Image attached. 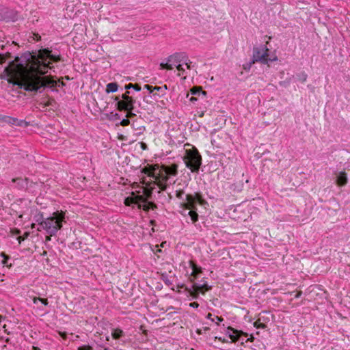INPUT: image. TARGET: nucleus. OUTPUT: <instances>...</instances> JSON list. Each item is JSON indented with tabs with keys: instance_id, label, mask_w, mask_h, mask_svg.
Instances as JSON below:
<instances>
[{
	"instance_id": "obj_1",
	"label": "nucleus",
	"mask_w": 350,
	"mask_h": 350,
	"mask_svg": "<svg viewBox=\"0 0 350 350\" xmlns=\"http://www.w3.org/2000/svg\"><path fill=\"white\" fill-rule=\"evenodd\" d=\"M61 60L60 55L51 54L49 49H40L38 55L26 51L16 56L4 69L8 82L28 92L40 91L41 88L55 87L57 81L51 76H43L45 69H52L51 62Z\"/></svg>"
},
{
	"instance_id": "obj_2",
	"label": "nucleus",
	"mask_w": 350,
	"mask_h": 350,
	"mask_svg": "<svg viewBox=\"0 0 350 350\" xmlns=\"http://www.w3.org/2000/svg\"><path fill=\"white\" fill-rule=\"evenodd\" d=\"M63 222H65V213L56 211L51 217L43 219L39 225L48 234L54 236L62 228Z\"/></svg>"
},
{
	"instance_id": "obj_3",
	"label": "nucleus",
	"mask_w": 350,
	"mask_h": 350,
	"mask_svg": "<svg viewBox=\"0 0 350 350\" xmlns=\"http://www.w3.org/2000/svg\"><path fill=\"white\" fill-rule=\"evenodd\" d=\"M184 161L186 166L192 172H198L202 164V157L198 150L195 148L186 150Z\"/></svg>"
},
{
	"instance_id": "obj_4",
	"label": "nucleus",
	"mask_w": 350,
	"mask_h": 350,
	"mask_svg": "<svg viewBox=\"0 0 350 350\" xmlns=\"http://www.w3.org/2000/svg\"><path fill=\"white\" fill-rule=\"evenodd\" d=\"M268 51L269 49L266 46H263L262 49L254 47L252 59L255 62H260L262 64L269 65Z\"/></svg>"
},
{
	"instance_id": "obj_5",
	"label": "nucleus",
	"mask_w": 350,
	"mask_h": 350,
	"mask_svg": "<svg viewBox=\"0 0 350 350\" xmlns=\"http://www.w3.org/2000/svg\"><path fill=\"white\" fill-rule=\"evenodd\" d=\"M187 202L184 204V206L187 209H189L190 211L188 212V215L190 216L191 219L193 223H196L198 220V214L195 211L196 209V206H195V199L193 198V196L191 194H187L186 196Z\"/></svg>"
},
{
	"instance_id": "obj_6",
	"label": "nucleus",
	"mask_w": 350,
	"mask_h": 350,
	"mask_svg": "<svg viewBox=\"0 0 350 350\" xmlns=\"http://www.w3.org/2000/svg\"><path fill=\"white\" fill-rule=\"evenodd\" d=\"M177 169H178V165L176 164H173L171 166H167V165H163L161 166V170L163 172H165L166 175H164L162 172H160V173L158 174V176L163 181L166 182L168 180L167 175L176 176L177 174V172H178Z\"/></svg>"
},
{
	"instance_id": "obj_7",
	"label": "nucleus",
	"mask_w": 350,
	"mask_h": 350,
	"mask_svg": "<svg viewBox=\"0 0 350 350\" xmlns=\"http://www.w3.org/2000/svg\"><path fill=\"white\" fill-rule=\"evenodd\" d=\"M133 196H129L125 198L124 204L126 206H131L133 204H137L138 208H142V203L146 202V199L143 196H135L132 193Z\"/></svg>"
},
{
	"instance_id": "obj_8",
	"label": "nucleus",
	"mask_w": 350,
	"mask_h": 350,
	"mask_svg": "<svg viewBox=\"0 0 350 350\" xmlns=\"http://www.w3.org/2000/svg\"><path fill=\"white\" fill-rule=\"evenodd\" d=\"M210 287L207 284H194L192 285V289H189L188 292L194 299L198 297L199 293H202L204 294L206 291H208Z\"/></svg>"
},
{
	"instance_id": "obj_9",
	"label": "nucleus",
	"mask_w": 350,
	"mask_h": 350,
	"mask_svg": "<svg viewBox=\"0 0 350 350\" xmlns=\"http://www.w3.org/2000/svg\"><path fill=\"white\" fill-rule=\"evenodd\" d=\"M115 100L118 101L116 106L117 109L119 111L135 109L134 104L136 102L135 99H130L129 100H119L118 97H116Z\"/></svg>"
},
{
	"instance_id": "obj_10",
	"label": "nucleus",
	"mask_w": 350,
	"mask_h": 350,
	"mask_svg": "<svg viewBox=\"0 0 350 350\" xmlns=\"http://www.w3.org/2000/svg\"><path fill=\"white\" fill-rule=\"evenodd\" d=\"M159 168V165H149L144 167L142 172L146 174H148L149 176H152L155 178V180H159L160 177L156 175L154 172Z\"/></svg>"
},
{
	"instance_id": "obj_11",
	"label": "nucleus",
	"mask_w": 350,
	"mask_h": 350,
	"mask_svg": "<svg viewBox=\"0 0 350 350\" xmlns=\"http://www.w3.org/2000/svg\"><path fill=\"white\" fill-rule=\"evenodd\" d=\"M167 60L175 63L185 62L187 60V56L185 53H176L170 55Z\"/></svg>"
},
{
	"instance_id": "obj_12",
	"label": "nucleus",
	"mask_w": 350,
	"mask_h": 350,
	"mask_svg": "<svg viewBox=\"0 0 350 350\" xmlns=\"http://www.w3.org/2000/svg\"><path fill=\"white\" fill-rule=\"evenodd\" d=\"M228 329H230L232 332V334H230L229 336L233 342L238 341L241 336H247V334L244 333L242 331L234 329L231 327H228Z\"/></svg>"
},
{
	"instance_id": "obj_13",
	"label": "nucleus",
	"mask_w": 350,
	"mask_h": 350,
	"mask_svg": "<svg viewBox=\"0 0 350 350\" xmlns=\"http://www.w3.org/2000/svg\"><path fill=\"white\" fill-rule=\"evenodd\" d=\"M336 183L338 186H344L347 183V174L341 172L337 177Z\"/></svg>"
},
{
	"instance_id": "obj_14",
	"label": "nucleus",
	"mask_w": 350,
	"mask_h": 350,
	"mask_svg": "<svg viewBox=\"0 0 350 350\" xmlns=\"http://www.w3.org/2000/svg\"><path fill=\"white\" fill-rule=\"evenodd\" d=\"M12 182L16 183L19 189H23V188H25L27 187L28 179L27 178L22 179L20 178H13Z\"/></svg>"
},
{
	"instance_id": "obj_15",
	"label": "nucleus",
	"mask_w": 350,
	"mask_h": 350,
	"mask_svg": "<svg viewBox=\"0 0 350 350\" xmlns=\"http://www.w3.org/2000/svg\"><path fill=\"white\" fill-rule=\"evenodd\" d=\"M118 85L116 83H109L107 85L106 92L107 93L116 92L118 90Z\"/></svg>"
},
{
	"instance_id": "obj_16",
	"label": "nucleus",
	"mask_w": 350,
	"mask_h": 350,
	"mask_svg": "<svg viewBox=\"0 0 350 350\" xmlns=\"http://www.w3.org/2000/svg\"><path fill=\"white\" fill-rule=\"evenodd\" d=\"M142 109H144L145 110V109L142 108V107L140 109H136L135 107V109L125 110L126 111H127L126 117L128 119L130 118H132V117L136 116L135 113H142V111H141Z\"/></svg>"
},
{
	"instance_id": "obj_17",
	"label": "nucleus",
	"mask_w": 350,
	"mask_h": 350,
	"mask_svg": "<svg viewBox=\"0 0 350 350\" xmlns=\"http://www.w3.org/2000/svg\"><path fill=\"white\" fill-rule=\"evenodd\" d=\"M195 199V206H196V202H198L200 204L204 205L206 204V202L202 198V195L200 193H196V196H193Z\"/></svg>"
},
{
	"instance_id": "obj_18",
	"label": "nucleus",
	"mask_w": 350,
	"mask_h": 350,
	"mask_svg": "<svg viewBox=\"0 0 350 350\" xmlns=\"http://www.w3.org/2000/svg\"><path fill=\"white\" fill-rule=\"evenodd\" d=\"M142 207L145 211H148L150 209L154 210L157 208V206L154 202H149L148 204L142 205Z\"/></svg>"
},
{
	"instance_id": "obj_19",
	"label": "nucleus",
	"mask_w": 350,
	"mask_h": 350,
	"mask_svg": "<svg viewBox=\"0 0 350 350\" xmlns=\"http://www.w3.org/2000/svg\"><path fill=\"white\" fill-rule=\"evenodd\" d=\"M191 94H193V95L200 94V93L202 94L203 95H206V92L202 91L201 87H193L191 90Z\"/></svg>"
},
{
	"instance_id": "obj_20",
	"label": "nucleus",
	"mask_w": 350,
	"mask_h": 350,
	"mask_svg": "<svg viewBox=\"0 0 350 350\" xmlns=\"http://www.w3.org/2000/svg\"><path fill=\"white\" fill-rule=\"evenodd\" d=\"M131 88L134 89L135 91H137V92L141 90V86L137 83H135V84L129 83L125 85V89L129 90Z\"/></svg>"
},
{
	"instance_id": "obj_21",
	"label": "nucleus",
	"mask_w": 350,
	"mask_h": 350,
	"mask_svg": "<svg viewBox=\"0 0 350 350\" xmlns=\"http://www.w3.org/2000/svg\"><path fill=\"white\" fill-rule=\"evenodd\" d=\"M12 58L11 53L7 52L5 54L0 53V64L3 63L6 59Z\"/></svg>"
},
{
	"instance_id": "obj_22",
	"label": "nucleus",
	"mask_w": 350,
	"mask_h": 350,
	"mask_svg": "<svg viewBox=\"0 0 350 350\" xmlns=\"http://www.w3.org/2000/svg\"><path fill=\"white\" fill-rule=\"evenodd\" d=\"M255 64V62L252 59L250 62L243 65V68L245 70H250L252 66Z\"/></svg>"
},
{
	"instance_id": "obj_23",
	"label": "nucleus",
	"mask_w": 350,
	"mask_h": 350,
	"mask_svg": "<svg viewBox=\"0 0 350 350\" xmlns=\"http://www.w3.org/2000/svg\"><path fill=\"white\" fill-rule=\"evenodd\" d=\"M144 194L147 198H150L152 194V189L144 188Z\"/></svg>"
},
{
	"instance_id": "obj_24",
	"label": "nucleus",
	"mask_w": 350,
	"mask_h": 350,
	"mask_svg": "<svg viewBox=\"0 0 350 350\" xmlns=\"http://www.w3.org/2000/svg\"><path fill=\"white\" fill-rule=\"evenodd\" d=\"M122 332L120 329H116L114 331V332L112 334L113 338L114 339H118L122 336Z\"/></svg>"
},
{
	"instance_id": "obj_25",
	"label": "nucleus",
	"mask_w": 350,
	"mask_h": 350,
	"mask_svg": "<svg viewBox=\"0 0 350 350\" xmlns=\"http://www.w3.org/2000/svg\"><path fill=\"white\" fill-rule=\"evenodd\" d=\"M161 178H159V180H157L156 184L162 191H165L167 188V185H165L164 183H161L159 180Z\"/></svg>"
},
{
	"instance_id": "obj_26",
	"label": "nucleus",
	"mask_w": 350,
	"mask_h": 350,
	"mask_svg": "<svg viewBox=\"0 0 350 350\" xmlns=\"http://www.w3.org/2000/svg\"><path fill=\"white\" fill-rule=\"evenodd\" d=\"M160 66L162 69H167L169 70H171L173 69L172 66L170 64H168L161 63Z\"/></svg>"
},
{
	"instance_id": "obj_27",
	"label": "nucleus",
	"mask_w": 350,
	"mask_h": 350,
	"mask_svg": "<svg viewBox=\"0 0 350 350\" xmlns=\"http://www.w3.org/2000/svg\"><path fill=\"white\" fill-rule=\"evenodd\" d=\"M129 92L126 91L124 94L122 95V100H129L130 99H133L131 96H129Z\"/></svg>"
},
{
	"instance_id": "obj_28",
	"label": "nucleus",
	"mask_w": 350,
	"mask_h": 350,
	"mask_svg": "<svg viewBox=\"0 0 350 350\" xmlns=\"http://www.w3.org/2000/svg\"><path fill=\"white\" fill-rule=\"evenodd\" d=\"M254 325L256 327V328H265L266 327V325L263 323H259L258 321H256L254 323Z\"/></svg>"
},
{
	"instance_id": "obj_29",
	"label": "nucleus",
	"mask_w": 350,
	"mask_h": 350,
	"mask_svg": "<svg viewBox=\"0 0 350 350\" xmlns=\"http://www.w3.org/2000/svg\"><path fill=\"white\" fill-rule=\"evenodd\" d=\"M129 124H130V120L127 118L125 119H123L120 122V124L123 126H128Z\"/></svg>"
},
{
	"instance_id": "obj_30",
	"label": "nucleus",
	"mask_w": 350,
	"mask_h": 350,
	"mask_svg": "<svg viewBox=\"0 0 350 350\" xmlns=\"http://www.w3.org/2000/svg\"><path fill=\"white\" fill-rule=\"evenodd\" d=\"M78 350H92V347L90 346H82L78 348Z\"/></svg>"
},
{
	"instance_id": "obj_31",
	"label": "nucleus",
	"mask_w": 350,
	"mask_h": 350,
	"mask_svg": "<svg viewBox=\"0 0 350 350\" xmlns=\"http://www.w3.org/2000/svg\"><path fill=\"white\" fill-rule=\"evenodd\" d=\"M199 272H200V270L198 267H197V266L196 265H193V275H196L197 273H198Z\"/></svg>"
},
{
	"instance_id": "obj_32",
	"label": "nucleus",
	"mask_w": 350,
	"mask_h": 350,
	"mask_svg": "<svg viewBox=\"0 0 350 350\" xmlns=\"http://www.w3.org/2000/svg\"><path fill=\"white\" fill-rule=\"evenodd\" d=\"M28 233H25V237H23L21 236H19L17 237V240L18 241V243H21L23 241L25 240V239L28 236Z\"/></svg>"
},
{
	"instance_id": "obj_33",
	"label": "nucleus",
	"mask_w": 350,
	"mask_h": 350,
	"mask_svg": "<svg viewBox=\"0 0 350 350\" xmlns=\"http://www.w3.org/2000/svg\"><path fill=\"white\" fill-rule=\"evenodd\" d=\"M184 194L183 191H178L176 193V197L179 199L182 198L183 195Z\"/></svg>"
},
{
	"instance_id": "obj_34",
	"label": "nucleus",
	"mask_w": 350,
	"mask_h": 350,
	"mask_svg": "<svg viewBox=\"0 0 350 350\" xmlns=\"http://www.w3.org/2000/svg\"><path fill=\"white\" fill-rule=\"evenodd\" d=\"M39 301H41L44 306H47L49 302L46 299L40 298Z\"/></svg>"
},
{
	"instance_id": "obj_35",
	"label": "nucleus",
	"mask_w": 350,
	"mask_h": 350,
	"mask_svg": "<svg viewBox=\"0 0 350 350\" xmlns=\"http://www.w3.org/2000/svg\"><path fill=\"white\" fill-rule=\"evenodd\" d=\"M144 88L152 92L153 91V87L150 85H145Z\"/></svg>"
},
{
	"instance_id": "obj_36",
	"label": "nucleus",
	"mask_w": 350,
	"mask_h": 350,
	"mask_svg": "<svg viewBox=\"0 0 350 350\" xmlns=\"http://www.w3.org/2000/svg\"><path fill=\"white\" fill-rule=\"evenodd\" d=\"M140 146H141V148L143 150H147L148 149V146H147L146 144L144 143V142H140Z\"/></svg>"
},
{
	"instance_id": "obj_37",
	"label": "nucleus",
	"mask_w": 350,
	"mask_h": 350,
	"mask_svg": "<svg viewBox=\"0 0 350 350\" xmlns=\"http://www.w3.org/2000/svg\"><path fill=\"white\" fill-rule=\"evenodd\" d=\"M189 306L193 308H198L199 306V304L197 302H191L189 304Z\"/></svg>"
},
{
	"instance_id": "obj_38",
	"label": "nucleus",
	"mask_w": 350,
	"mask_h": 350,
	"mask_svg": "<svg viewBox=\"0 0 350 350\" xmlns=\"http://www.w3.org/2000/svg\"><path fill=\"white\" fill-rule=\"evenodd\" d=\"M176 68L178 71H180V72H183L185 70L184 68H183L182 65H180V64H178V66H176Z\"/></svg>"
},
{
	"instance_id": "obj_39",
	"label": "nucleus",
	"mask_w": 350,
	"mask_h": 350,
	"mask_svg": "<svg viewBox=\"0 0 350 350\" xmlns=\"http://www.w3.org/2000/svg\"><path fill=\"white\" fill-rule=\"evenodd\" d=\"M55 100L53 99L49 100V102L46 104V106L52 105L53 103H54Z\"/></svg>"
},
{
	"instance_id": "obj_40",
	"label": "nucleus",
	"mask_w": 350,
	"mask_h": 350,
	"mask_svg": "<svg viewBox=\"0 0 350 350\" xmlns=\"http://www.w3.org/2000/svg\"><path fill=\"white\" fill-rule=\"evenodd\" d=\"M12 232L14 234H18L20 233V230L18 229L13 230Z\"/></svg>"
},
{
	"instance_id": "obj_41",
	"label": "nucleus",
	"mask_w": 350,
	"mask_h": 350,
	"mask_svg": "<svg viewBox=\"0 0 350 350\" xmlns=\"http://www.w3.org/2000/svg\"><path fill=\"white\" fill-rule=\"evenodd\" d=\"M268 59H269V62H273V61H276V60H278V58H277V57H272V58H269V57H268Z\"/></svg>"
},
{
	"instance_id": "obj_42",
	"label": "nucleus",
	"mask_w": 350,
	"mask_h": 350,
	"mask_svg": "<svg viewBox=\"0 0 350 350\" xmlns=\"http://www.w3.org/2000/svg\"><path fill=\"white\" fill-rule=\"evenodd\" d=\"M51 237H52V236H51L50 234H49L48 236H46V240H45V241H46V242H47V241H51Z\"/></svg>"
},
{
	"instance_id": "obj_43",
	"label": "nucleus",
	"mask_w": 350,
	"mask_h": 350,
	"mask_svg": "<svg viewBox=\"0 0 350 350\" xmlns=\"http://www.w3.org/2000/svg\"><path fill=\"white\" fill-rule=\"evenodd\" d=\"M39 299H40V297H33V303H34V304H36V302H37L38 301H39Z\"/></svg>"
},
{
	"instance_id": "obj_44",
	"label": "nucleus",
	"mask_w": 350,
	"mask_h": 350,
	"mask_svg": "<svg viewBox=\"0 0 350 350\" xmlns=\"http://www.w3.org/2000/svg\"><path fill=\"white\" fill-rule=\"evenodd\" d=\"M59 334H60L61 336H62L63 338H66V333H65V332H64V333L60 332Z\"/></svg>"
},
{
	"instance_id": "obj_45",
	"label": "nucleus",
	"mask_w": 350,
	"mask_h": 350,
	"mask_svg": "<svg viewBox=\"0 0 350 350\" xmlns=\"http://www.w3.org/2000/svg\"><path fill=\"white\" fill-rule=\"evenodd\" d=\"M211 316L212 314L211 313H208L206 316V318L208 319H211V321H214V319H211Z\"/></svg>"
},
{
	"instance_id": "obj_46",
	"label": "nucleus",
	"mask_w": 350,
	"mask_h": 350,
	"mask_svg": "<svg viewBox=\"0 0 350 350\" xmlns=\"http://www.w3.org/2000/svg\"><path fill=\"white\" fill-rule=\"evenodd\" d=\"M196 100H197V98H196V97H191V98H190V101H191V102H194V101H196Z\"/></svg>"
},
{
	"instance_id": "obj_47",
	"label": "nucleus",
	"mask_w": 350,
	"mask_h": 350,
	"mask_svg": "<svg viewBox=\"0 0 350 350\" xmlns=\"http://www.w3.org/2000/svg\"><path fill=\"white\" fill-rule=\"evenodd\" d=\"M161 87H157V86L153 87V90H161Z\"/></svg>"
},
{
	"instance_id": "obj_48",
	"label": "nucleus",
	"mask_w": 350,
	"mask_h": 350,
	"mask_svg": "<svg viewBox=\"0 0 350 350\" xmlns=\"http://www.w3.org/2000/svg\"><path fill=\"white\" fill-rule=\"evenodd\" d=\"M216 319H217V321H223V319L221 317H216Z\"/></svg>"
},
{
	"instance_id": "obj_49",
	"label": "nucleus",
	"mask_w": 350,
	"mask_h": 350,
	"mask_svg": "<svg viewBox=\"0 0 350 350\" xmlns=\"http://www.w3.org/2000/svg\"><path fill=\"white\" fill-rule=\"evenodd\" d=\"M185 62V64L187 65V68L189 69L190 68V64L188 62H187V61Z\"/></svg>"
},
{
	"instance_id": "obj_50",
	"label": "nucleus",
	"mask_w": 350,
	"mask_h": 350,
	"mask_svg": "<svg viewBox=\"0 0 350 350\" xmlns=\"http://www.w3.org/2000/svg\"><path fill=\"white\" fill-rule=\"evenodd\" d=\"M301 295V292H299L297 293V295H295V297H299L300 295Z\"/></svg>"
},
{
	"instance_id": "obj_51",
	"label": "nucleus",
	"mask_w": 350,
	"mask_h": 350,
	"mask_svg": "<svg viewBox=\"0 0 350 350\" xmlns=\"http://www.w3.org/2000/svg\"><path fill=\"white\" fill-rule=\"evenodd\" d=\"M33 350H40V349L37 347H33Z\"/></svg>"
},
{
	"instance_id": "obj_52",
	"label": "nucleus",
	"mask_w": 350,
	"mask_h": 350,
	"mask_svg": "<svg viewBox=\"0 0 350 350\" xmlns=\"http://www.w3.org/2000/svg\"><path fill=\"white\" fill-rule=\"evenodd\" d=\"M119 139H122V140H123V139H124V137L123 135H121V136L119 137Z\"/></svg>"
},
{
	"instance_id": "obj_53",
	"label": "nucleus",
	"mask_w": 350,
	"mask_h": 350,
	"mask_svg": "<svg viewBox=\"0 0 350 350\" xmlns=\"http://www.w3.org/2000/svg\"><path fill=\"white\" fill-rule=\"evenodd\" d=\"M253 338H254V337H252H252H251V338H247V340H252Z\"/></svg>"
},
{
	"instance_id": "obj_54",
	"label": "nucleus",
	"mask_w": 350,
	"mask_h": 350,
	"mask_svg": "<svg viewBox=\"0 0 350 350\" xmlns=\"http://www.w3.org/2000/svg\"><path fill=\"white\" fill-rule=\"evenodd\" d=\"M219 340H221L222 342H225V340H222L221 338H219Z\"/></svg>"
},
{
	"instance_id": "obj_55",
	"label": "nucleus",
	"mask_w": 350,
	"mask_h": 350,
	"mask_svg": "<svg viewBox=\"0 0 350 350\" xmlns=\"http://www.w3.org/2000/svg\"><path fill=\"white\" fill-rule=\"evenodd\" d=\"M169 282V280H166L165 283L167 284Z\"/></svg>"
}]
</instances>
